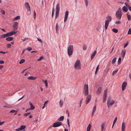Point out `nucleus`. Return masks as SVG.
I'll return each mask as SVG.
<instances>
[{"label": "nucleus", "instance_id": "f257e3e1", "mask_svg": "<svg viewBox=\"0 0 131 131\" xmlns=\"http://www.w3.org/2000/svg\"><path fill=\"white\" fill-rule=\"evenodd\" d=\"M115 15L118 19L120 20L121 19L122 15V12L121 8H119L117 10L115 14Z\"/></svg>", "mask_w": 131, "mask_h": 131}, {"label": "nucleus", "instance_id": "f03ea898", "mask_svg": "<svg viewBox=\"0 0 131 131\" xmlns=\"http://www.w3.org/2000/svg\"><path fill=\"white\" fill-rule=\"evenodd\" d=\"M75 69L79 70L81 69V65L80 61L79 60H77L76 61L74 65Z\"/></svg>", "mask_w": 131, "mask_h": 131}, {"label": "nucleus", "instance_id": "7ed1b4c3", "mask_svg": "<svg viewBox=\"0 0 131 131\" xmlns=\"http://www.w3.org/2000/svg\"><path fill=\"white\" fill-rule=\"evenodd\" d=\"M106 18L107 19L105 21V28L106 29L107 28L109 22L111 21L112 20V17L110 16H107L106 17Z\"/></svg>", "mask_w": 131, "mask_h": 131}, {"label": "nucleus", "instance_id": "20e7f679", "mask_svg": "<svg viewBox=\"0 0 131 131\" xmlns=\"http://www.w3.org/2000/svg\"><path fill=\"white\" fill-rule=\"evenodd\" d=\"M73 51V46L70 45L69 46L68 49V53L69 56L72 54Z\"/></svg>", "mask_w": 131, "mask_h": 131}, {"label": "nucleus", "instance_id": "39448f33", "mask_svg": "<svg viewBox=\"0 0 131 131\" xmlns=\"http://www.w3.org/2000/svg\"><path fill=\"white\" fill-rule=\"evenodd\" d=\"M83 92L84 95H88L89 93V90L88 86V84H85L84 85Z\"/></svg>", "mask_w": 131, "mask_h": 131}, {"label": "nucleus", "instance_id": "423d86ee", "mask_svg": "<svg viewBox=\"0 0 131 131\" xmlns=\"http://www.w3.org/2000/svg\"><path fill=\"white\" fill-rule=\"evenodd\" d=\"M60 4L59 3L57 4L56 6V18H57L59 15L60 11Z\"/></svg>", "mask_w": 131, "mask_h": 131}, {"label": "nucleus", "instance_id": "0eeeda50", "mask_svg": "<svg viewBox=\"0 0 131 131\" xmlns=\"http://www.w3.org/2000/svg\"><path fill=\"white\" fill-rule=\"evenodd\" d=\"M62 125V123L60 122H56L53 124V127H58Z\"/></svg>", "mask_w": 131, "mask_h": 131}, {"label": "nucleus", "instance_id": "6e6552de", "mask_svg": "<svg viewBox=\"0 0 131 131\" xmlns=\"http://www.w3.org/2000/svg\"><path fill=\"white\" fill-rule=\"evenodd\" d=\"M91 99V96L90 95H88L85 100V103L88 104L90 102Z\"/></svg>", "mask_w": 131, "mask_h": 131}, {"label": "nucleus", "instance_id": "1a4fd4ad", "mask_svg": "<svg viewBox=\"0 0 131 131\" xmlns=\"http://www.w3.org/2000/svg\"><path fill=\"white\" fill-rule=\"evenodd\" d=\"M127 85V83L126 82H124L123 83L122 85V91L124 90L126 88Z\"/></svg>", "mask_w": 131, "mask_h": 131}, {"label": "nucleus", "instance_id": "9d476101", "mask_svg": "<svg viewBox=\"0 0 131 131\" xmlns=\"http://www.w3.org/2000/svg\"><path fill=\"white\" fill-rule=\"evenodd\" d=\"M25 6L27 10L28 11H30L31 10L30 8L29 3L27 2H26L25 4Z\"/></svg>", "mask_w": 131, "mask_h": 131}, {"label": "nucleus", "instance_id": "9b49d317", "mask_svg": "<svg viewBox=\"0 0 131 131\" xmlns=\"http://www.w3.org/2000/svg\"><path fill=\"white\" fill-rule=\"evenodd\" d=\"M69 14L68 12V11H66L65 13V17L64 21V22L66 21L68 18V16Z\"/></svg>", "mask_w": 131, "mask_h": 131}, {"label": "nucleus", "instance_id": "f8f14e48", "mask_svg": "<svg viewBox=\"0 0 131 131\" xmlns=\"http://www.w3.org/2000/svg\"><path fill=\"white\" fill-rule=\"evenodd\" d=\"M18 23L17 22H15L13 25V28L14 30H17L18 28Z\"/></svg>", "mask_w": 131, "mask_h": 131}, {"label": "nucleus", "instance_id": "ddd939ff", "mask_svg": "<svg viewBox=\"0 0 131 131\" xmlns=\"http://www.w3.org/2000/svg\"><path fill=\"white\" fill-rule=\"evenodd\" d=\"M37 78V77H34L32 76H29L27 78L29 80H35Z\"/></svg>", "mask_w": 131, "mask_h": 131}, {"label": "nucleus", "instance_id": "4468645a", "mask_svg": "<svg viewBox=\"0 0 131 131\" xmlns=\"http://www.w3.org/2000/svg\"><path fill=\"white\" fill-rule=\"evenodd\" d=\"M105 125V123H103L101 125V131H105V129L104 128V127Z\"/></svg>", "mask_w": 131, "mask_h": 131}, {"label": "nucleus", "instance_id": "2eb2a0df", "mask_svg": "<svg viewBox=\"0 0 131 131\" xmlns=\"http://www.w3.org/2000/svg\"><path fill=\"white\" fill-rule=\"evenodd\" d=\"M8 36V35L7 33L6 34H4L1 35L0 36V38H1V39L3 38H5Z\"/></svg>", "mask_w": 131, "mask_h": 131}, {"label": "nucleus", "instance_id": "dca6fc26", "mask_svg": "<svg viewBox=\"0 0 131 131\" xmlns=\"http://www.w3.org/2000/svg\"><path fill=\"white\" fill-rule=\"evenodd\" d=\"M102 89V88L101 87H99L97 89V94H100L101 92Z\"/></svg>", "mask_w": 131, "mask_h": 131}, {"label": "nucleus", "instance_id": "f3484780", "mask_svg": "<svg viewBox=\"0 0 131 131\" xmlns=\"http://www.w3.org/2000/svg\"><path fill=\"white\" fill-rule=\"evenodd\" d=\"M126 54V51L124 50H122V51L121 53V55L122 56V58H124V57H125V55Z\"/></svg>", "mask_w": 131, "mask_h": 131}, {"label": "nucleus", "instance_id": "a211bd4d", "mask_svg": "<svg viewBox=\"0 0 131 131\" xmlns=\"http://www.w3.org/2000/svg\"><path fill=\"white\" fill-rule=\"evenodd\" d=\"M15 33V31H11L7 33L8 35V36H9L13 35Z\"/></svg>", "mask_w": 131, "mask_h": 131}, {"label": "nucleus", "instance_id": "6ab92c4d", "mask_svg": "<svg viewBox=\"0 0 131 131\" xmlns=\"http://www.w3.org/2000/svg\"><path fill=\"white\" fill-rule=\"evenodd\" d=\"M122 9L123 12H127L128 11V9L127 7L125 6H124L123 7Z\"/></svg>", "mask_w": 131, "mask_h": 131}, {"label": "nucleus", "instance_id": "aec40b11", "mask_svg": "<svg viewBox=\"0 0 131 131\" xmlns=\"http://www.w3.org/2000/svg\"><path fill=\"white\" fill-rule=\"evenodd\" d=\"M6 39L7 41H9L12 40L13 39V38L12 37H9L7 38Z\"/></svg>", "mask_w": 131, "mask_h": 131}, {"label": "nucleus", "instance_id": "412c9836", "mask_svg": "<svg viewBox=\"0 0 131 131\" xmlns=\"http://www.w3.org/2000/svg\"><path fill=\"white\" fill-rule=\"evenodd\" d=\"M125 123L123 122L122 124L121 130H125Z\"/></svg>", "mask_w": 131, "mask_h": 131}, {"label": "nucleus", "instance_id": "4be33fe9", "mask_svg": "<svg viewBox=\"0 0 131 131\" xmlns=\"http://www.w3.org/2000/svg\"><path fill=\"white\" fill-rule=\"evenodd\" d=\"M129 13V12H128L127 13V18H128V20L129 21L130 20V19H131V16L130 15L128 14V13Z\"/></svg>", "mask_w": 131, "mask_h": 131}, {"label": "nucleus", "instance_id": "5701e85b", "mask_svg": "<svg viewBox=\"0 0 131 131\" xmlns=\"http://www.w3.org/2000/svg\"><path fill=\"white\" fill-rule=\"evenodd\" d=\"M96 53V51H95L91 55V58L92 59L94 57Z\"/></svg>", "mask_w": 131, "mask_h": 131}, {"label": "nucleus", "instance_id": "b1692460", "mask_svg": "<svg viewBox=\"0 0 131 131\" xmlns=\"http://www.w3.org/2000/svg\"><path fill=\"white\" fill-rule=\"evenodd\" d=\"M64 119V116H62L60 117L58 119V120L59 121H63Z\"/></svg>", "mask_w": 131, "mask_h": 131}, {"label": "nucleus", "instance_id": "393cba45", "mask_svg": "<svg viewBox=\"0 0 131 131\" xmlns=\"http://www.w3.org/2000/svg\"><path fill=\"white\" fill-rule=\"evenodd\" d=\"M91 124H89V125L88 126V127H87L86 131H90V130L91 129Z\"/></svg>", "mask_w": 131, "mask_h": 131}, {"label": "nucleus", "instance_id": "a878e982", "mask_svg": "<svg viewBox=\"0 0 131 131\" xmlns=\"http://www.w3.org/2000/svg\"><path fill=\"white\" fill-rule=\"evenodd\" d=\"M30 107L29 108L30 110H33L35 108V107L33 105V104H30Z\"/></svg>", "mask_w": 131, "mask_h": 131}, {"label": "nucleus", "instance_id": "bb28decb", "mask_svg": "<svg viewBox=\"0 0 131 131\" xmlns=\"http://www.w3.org/2000/svg\"><path fill=\"white\" fill-rule=\"evenodd\" d=\"M111 99L110 98V97L109 99L107 100V107H109V103Z\"/></svg>", "mask_w": 131, "mask_h": 131}, {"label": "nucleus", "instance_id": "cd10ccee", "mask_svg": "<svg viewBox=\"0 0 131 131\" xmlns=\"http://www.w3.org/2000/svg\"><path fill=\"white\" fill-rule=\"evenodd\" d=\"M20 18V16H17L15 17L13 19L14 20H15L17 19H19Z\"/></svg>", "mask_w": 131, "mask_h": 131}, {"label": "nucleus", "instance_id": "c85d7f7f", "mask_svg": "<svg viewBox=\"0 0 131 131\" xmlns=\"http://www.w3.org/2000/svg\"><path fill=\"white\" fill-rule=\"evenodd\" d=\"M112 31L115 33H117L118 31V30L116 29L113 28L112 29Z\"/></svg>", "mask_w": 131, "mask_h": 131}, {"label": "nucleus", "instance_id": "c756f323", "mask_svg": "<svg viewBox=\"0 0 131 131\" xmlns=\"http://www.w3.org/2000/svg\"><path fill=\"white\" fill-rule=\"evenodd\" d=\"M118 70H116L115 71H113V72L112 73V75L113 76L117 72Z\"/></svg>", "mask_w": 131, "mask_h": 131}, {"label": "nucleus", "instance_id": "7c9ffc66", "mask_svg": "<svg viewBox=\"0 0 131 131\" xmlns=\"http://www.w3.org/2000/svg\"><path fill=\"white\" fill-rule=\"evenodd\" d=\"M17 111L14 110H13L10 111L9 112V113H17Z\"/></svg>", "mask_w": 131, "mask_h": 131}, {"label": "nucleus", "instance_id": "2f4dec72", "mask_svg": "<svg viewBox=\"0 0 131 131\" xmlns=\"http://www.w3.org/2000/svg\"><path fill=\"white\" fill-rule=\"evenodd\" d=\"M116 58V57L114 58L112 61V64H114V63L115 62Z\"/></svg>", "mask_w": 131, "mask_h": 131}, {"label": "nucleus", "instance_id": "473e14b6", "mask_svg": "<svg viewBox=\"0 0 131 131\" xmlns=\"http://www.w3.org/2000/svg\"><path fill=\"white\" fill-rule=\"evenodd\" d=\"M26 126L24 125H21L20 126V128L22 130L25 129L26 128Z\"/></svg>", "mask_w": 131, "mask_h": 131}, {"label": "nucleus", "instance_id": "72a5a7b5", "mask_svg": "<svg viewBox=\"0 0 131 131\" xmlns=\"http://www.w3.org/2000/svg\"><path fill=\"white\" fill-rule=\"evenodd\" d=\"M25 60L24 59H22L20 60L19 62L20 64H22L25 62Z\"/></svg>", "mask_w": 131, "mask_h": 131}, {"label": "nucleus", "instance_id": "f704fd0d", "mask_svg": "<svg viewBox=\"0 0 131 131\" xmlns=\"http://www.w3.org/2000/svg\"><path fill=\"white\" fill-rule=\"evenodd\" d=\"M115 103V101L114 100L112 101V102H111L110 103V104H109V107L110 106H111L113 104H114Z\"/></svg>", "mask_w": 131, "mask_h": 131}, {"label": "nucleus", "instance_id": "c9c22d12", "mask_svg": "<svg viewBox=\"0 0 131 131\" xmlns=\"http://www.w3.org/2000/svg\"><path fill=\"white\" fill-rule=\"evenodd\" d=\"M121 58H119L118 59V64H119L121 63Z\"/></svg>", "mask_w": 131, "mask_h": 131}, {"label": "nucleus", "instance_id": "e433bc0d", "mask_svg": "<svg viewBox=\"0 0 131 131\" xmlns=\"http://www.w3.org/2000/svg\"><path fill=\"white\" fill-rule=\"evenodd\" d=\"M36 16V13L35 10H34V19H35Z\"/></svg>", "mask_w": 131, "mask_h": 131}, {"label": "nucleus", "instance_id": "4c0bfd02", "mask_svg": "<svg viewBox=\"0 0 131 131\" xmlns=\"http://www.w3.org/2000/svg\"><path fill=\"white\" fill-rule=\"evenodd\" d=\"M59 103L60 106V107H61L63 106V103L62 102H61V100H60V101L59 102Z\"/></svg>", "mask_w": 131, "mask_h": 131}, {"label": "nucleus", "instance_id": "58836bf2", "mask_svg": "<svg viewBox=\"0 0 131 131\" xmlns=\"http://www.w3.org/2000/svg\"><path fill=\"white\" fill-rule=\"evenodd\" d=\"M67 124H68V127H69V128L70 127V122H69V119L68 118L67 119Z\"/></svg>", "mask_w": 131, "mask_h": 131}, {"label": "nucleus", "instance_id": "ea45409f", "mask_svg": "<svg viewBox=\"0 0 131 131\" xmlns=\"http://www.w3.org/2000/svg\"><path fill=\"white\" fill-rule=\"evenodd\" d=\"M85 3V5L86 7H87L88 5V2L87 0H84Z\"/></svg>", "mask_w": 131, "mask_h": 131}, {"label": "nucleus", "instance_id": "a19ab883", "mask_svg": "<svg viewBox=\"0 0 131 131\" xmlns=\"http://www.w3.org/2000/svg\"><path fill=\"white\" fill-rule=\"evenodd\" d=\"M43 57L42 56L40 57L37 60L38 61H39L43 59Z\"/></svg>", "mask_w": 131, "mask_h": 131}, {"label": "nucleus", "instance_id": "79ce46f5", "mask_svg": "<svg viewBox=\"0 0 131 131\" xmlns=\"http://www.w3.org/2000/svg\"><path fill=\"white\" fill-rule=\"evenodd\" d=\"M106 97H105L104 96H103V102H105L106 100Z\"/></svg>", "mask_w": 131, "mask_h": 131}, {"label": "nucleus", "instance_id": "37998d69", "mask_svg": "<svg viewBox=\"0 0 131 131\" xmlns=\"http://www.w3.org/2000/svg\"><path fill=\"white\" fill-rule=\"evenodd\" d=\"M96 106H94L93 107V110L92 112H95L96 111Z\"/></svg>", "mask_w": 131, "mask_h": 131}, {"label": "nucleus", "instance_id": "c03bdc74", "mask_svg": "<svg viewBox=\"0 0 131 131\" xmlns=\"http://www.w3.org/2000/svg\"><path fill=\"white\" fill-rule=\"evenodd\" d=\"M1 13L3 15L5 14V11L3 10H1Z\"/></svg>", "mask_w": 131, "mask_h": 131}, {"label": "nucleus", "instance_id": "a18cd8bd", "mask_svg": "<svg viewBox=\"0 0 131 131\" xmlns=\"http://www.w3.org/2000/svg\"><path fill=\"white\" fill-rule=\"evenodd\" d=\"M117 119V117H115V119H114L113 123L115 124V123L116 122Z\"/></svg>", "mask_w": 131, "mask_h": 131}, {"label": "nucleus", "instance_id": "49530a36", "mask_svg": "<svg viewBox=\"0 0 131 131\" xmlns=\"http://www.w3.org/2000/svg\"><path fill=\"white\" fill-rule=\"evenodd\" d=\"M30 114V112H29V113H25L24 114V116H27L28 115H29Z\"/></svg>", "mask_w": 131, "mask_h": 131}, {"label": "nucleus", "instance_id": "de8ad7c7", "mask_svg": "<svg viewBox=\"0 0 131 131\" xmlns=\"http://www.w3.org/2000/svg\"><path fill=\"white\" fill-rule=\"evenodd\" d=\"M54 8L53 7L52 8V17L53 16V15L54 14Z\"/></svg>", "mask_w": 131, "mask_h": 131}, {"label": "nucleus", "instance_id": "09e8293b", "mask_svg": "<svg viewBox=\"0 0 131 131\" xmlns=\"http://www.w3.org/2000/svg\"><path fill=\"white\" fill-rule=\"evenodd\" d=\"M125 5L128 8L129 7V5L128 4V3H127L126 2H125Z\"/></svg>", "mask_w": 131, "mask_h": 131}, {"label": "nucleus", "instance_id": "8fccbe9b", "mask_svg": "<svg viewBox=\"0 0 131 131\" xmlns=\"http://www.w3.org/2000/svg\"><path fill=\"white\" fill-rule=\"evenodd\" d=\"M128 34H131V29H130L128 30Z\"/></svg>", "mask_w": 131, "mask_h": 131}, {"label": "nucleus", "instance_id": "3c124183", "mask_svg": "<svg viewBox=\"0 0 131 131\" xmlns=\"http://www.w3.org/2000/svg\"><path fill=\"white\" fill-rule=\"evenodd\" d=\"M86 47L85 46H84L83 47V49L84 50H86Z\"/></svg>", "mask_w": 131, "mask_h": 131}, {"label": "nucleus", "instance_id": "603ef678", "mask_svg": "<svg viewBox=\"0 0 131 131\" xmlns=\"http://www.w3.org/2000/svg\"><path fill=\"white\" fill-rule=\"evenodd\" d=\"M11 46V45L10 44H7V47L8 48H10Z\"/></svg>", "mask_w": 131, "mask_h": 131}, {"label": "nucleus", "instance_id": "864d4df0", "mask_svg": "<svg viewBox=\"0 0 131 131\" xmlns=\"http://www.w3.org/2000/svg\"><path fill=\"white\" fill-rule=\"evenodd\" d=\"M99 68V65H98L97 67L96 70V71H98V70Z\"/></svg>", "mask_w": 131, "mask_h": 131}, {"label": "nucleus", "instance_id": "5fc2aeb1", "mask_svg": "<svg viewBox=\"0 0 131 131\" xmlns=\"http://www.w3.org/2000/svg\"><path fill=\"white\" fill-rule=\"evenodd\" d=\"M27 50L29 51H30L32 50V48L31 47H28L27 48Z\"/></svg>", "mask_w": 131, "mask_h": 131}, {"label": "nucleus", "instance_id": "6e6d98bb", "mask_svg": "<svg viewBox=\"0 0 131 131\" xmlns=\"http://www.w3.org/2000/svg\"><path fill=\"white\" fill-rule=\"evenodd\" d=\"M4 61L3 60H0V64H3L4 63Z\"/></svg>", "mask_w": 131, "mask_h": 131}, {"label": "nucleus", "instance_id": "4d7b16f0", "mask_svg": "<svg viewBox=\"0 0 131 131\" xmlns=\"http://www.w3.org/2000/svg\"><path fill=\"white\" fill-rule=\"evenodd\" d=\"M26 39V38H22V40L23 41V42H24Z\"/></svg>", "mask_w": 131, "mask_h": 131}, {"label": "nucleus", "instance_id": "13d9d810", "mask_svg": "<svg viewBox=\"0 0 131 131\" xmlns=\"http://www.w3.org/2000/svg\"><path fill=\"white\" fill-rule=\"evenodd\" d=\"M121 23V22L119 21H117L115 22V23L116 24H119Z\"/></svg>", "mask_w": 131, "mask_h": 131}, {"label": "nucleus", "instance_id": "bf43d9fd", "mask_svg": "<svg viewBox=\"0 0 131 131\" xmlns=\"http://www.w3.org/2000/svg\"><path fill=\"white\" fill-rule=\"evenodd\" d=\"M128 45V42H127L126 43L125 45L124 46V48H125L126 47H127V46Z\"/></svg>", "mask_w": 131, "mask_h": 131}, {"label": "nucleus", "instance_id": "052dcab7", "mask_svg": "<svg viewBox=\"0 0 131 131\" xmlns=\"http://www.w3.org/2000/svg\"><path fill=\"white\" fill-rule=\"evenodd\" d=\"M82 102V100H81L79 103L80 106V107L81 106V104Z\"/></svg>", "mask_w": 131, "mask_h": 131}, {"label": "nucleus", "instance_id": "680f3d73", "mask_svg": "<svg viewBox=\"0 0 131 131\" xmlns=\"http://www.w3.org/2000/svg\"><path fill=\"white\" fill-rule=\"evenodd\" d=\"M21 130L20 128H18V129H16V131H19L20 130Z\"/></svg>", "mask_w": 131, "mask_h": 131}, {"label": "nucleus", "instance_id": "e2e57ef3", "mask_svg": "<svg viewBox=\"0 0 131 131\" xmlns=\"http://www.w3.org/2000/svg\"><path fill=\"white\" fill-rule=\"evenodd\" d=\"M37 40H38V41H40V42H42V40H41V39H39V38H37Z\"/></svg>", "mask_w": 131, "mask_h": 131}, {"label": "nucleus", "instance_id": "0e129e2a", "mask_svg": "<svg viewBox=\"0 0 131 131\" xmlns=\"http://www.w3.org/2000/svg\"><path fill=\"white\" fill-rule=\"evenodd\" d=\"M58 28V25L57 23L56 25V30L57 31V30Z\"/></svg>", "mask_w": 131, "mask_h": 131}, {"label": "nucleus", "instance_id": "69168bd1", "mask_svg": "<svg viewBox=\"0 0 131 131\" xmlns=\"http://www.w3.org/2000/svg\"><path fill=\"white\" fill-rule=\"evenodd\" d=\"M28 69L27 68V69H24V70L23 71H22V73H23L24 72H25L27 69Z\"/></svg>", "mask_w": 131, "mask_h": 131}, {"label": "nucleus", "instance_id": "338daca9", "mask_svg": "<svg viewBox=\"0 0 131 131\" xmlns=\"http://www.w3.org/2000/svg\"><path fill=\"white\" fill-rule=\"evenodd\" d=\"M28 73H29V72L28 71L26 72L25 75H25V76L27 75Z\"/></svg>", "mask_w": 131, "mask_h": 131}, {"label": "nucleus", "instance_id": "774afa93", "mask_svg": "<svg viewBox=\"0 0 131 131\" xmlns=\"http://www.w3.org/2000/svg\"><path fill=\"white\" fill-rule=\"evenodd\" d=\"M43 81L45 82V84H46V83H48L47 81L46 80H43Z\"/></svg>", "mask_w": 131, "mask_h": 131}]
</instances>
